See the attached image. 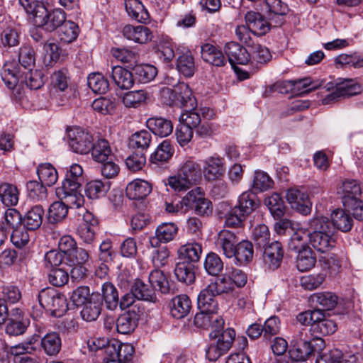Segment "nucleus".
<instances>
[{
  "instance_id": "1",
  "label": "nucleus",
  "mask_w": 363,
  "mask_h": 363,
  "mask_svg": "<svg viewBox=\"0 0 363 363\" xmlns=\"http://www.w3.org/2000/svg\"><path fill=\"white\" fill-rule=\"evenodd\" d=\"M23 9L33 24L43 28L48 32H52L60 28L67 18L66 13L61 9L48 11L43 3L38 0H21Z\"/></svg>"
},
{
  "instance_id": "34",
  "label": "nucleus",
  "mask_w": 363,
  "mask_h": 363,
  "mask_svg": "<svg viewBox=\"0 0 363 363\" xmlns=\"http://www.w3.org/2000/svg\"><path fill=\"white\" fill-rule=\"evenodd\" d=\"M90 152L92 158L97 162L114 159V154L112 152L109 143L105 139L94 141Z\"/></svg>"
},
{
  "instance_id": "9",
  "label": "nucleus",
  "mask_w": 363,
  "mask_h": 363,
  "mask_svg": "<svg viewBox=\"0 0 363 363\" xmlns=\"http://www.w3.org/2000/svg\"><path fill=\"white\" fill-rule=\"evenodd\" d=\"M360 85L353 79H344L335 84V89L323 99V104H330L340 97H350L361 93Z\"/></svg>"
},
{
  "instance_id": "19",
  "label": "nucleus",
  "mask_w": 363,
  "mask_h": 363,
  "mask_svg": "<svg viewBox=\"0 0 363 363\" xmlns=\"http://www.w3.org/2000/svg\"><path fill=\"white\" fill-rule=\"evenodd\" d=\"M81 311L82 318L86 321H94L101 312L102 301L99 294H92L88 301L84 304Z\"/></svg>"
},
{
  "instance_id": "47",
  "label": "nucleus",
  "mask_w": 363,
  "mask_h": 363,
  "mask_svg": "<svg viewBox=\"0 0 363 363\" xmlns=\"http://www.w3.org/2000/svg\"><path fill=\"white\" fill-rule=\"evenodd\" d=\"M313 303L318 304L322 310H333L337 304V296L333 292L324 291L313 294L311 296Z\"/></svg>"
},
{
  "instance_id": "54",
  "label": "nucleus",
  "mask_w": 363,
  "mask_h": 363,
  "mask_svg": "<svg viewBox=\"0 0 363 363\" xmlns=\"http://www.w3.org/2000/svg\"><path fill=\"white\" fill-rule=\"evenodd\" d=\"M79 28L77 23L73 21H66L59 30V38L60 41L70 43L74 41L78 37Z\"/></svg>"
},
{
  "instance_id": "41",
  "label": "nucleus",
  "mask_w": 363,
  "mask_h": 363,
  "mask_svg": "<svg viewBox=\"0 0 363 363\" xmlns=\"http://www.w3.org/2000/svg\"><path fill=\"white\" fill-rule=\"evenodd\" d=\"M178 172L192 184H195L201 177V167L193 160H186L179 169Z\"/></svg>"
},
{
  "instance_id": "14",
  "label": "nucleus",
  "mask_w": 363,
  "mask_h": 363,
  "mask_svg": "<svg viewBox=\"0 0 363 363\" xmlns=\"http://www.w3.org/2000/svg\"><path fill=\"white\" fill-rule=\"evenodd\" d=\"M262 249H264L263 258L265 264L269 269H277L281 263L284 255L281 242L278 241L273 242L262 247Z\"/></svg>"
},
{
  "instance_id": "42",
  "label": "nucleus",
  "mask_w": 363,
  "mask_h": 363,
  "mask_svg": "<svg viewBox=\"0 0 363 363\" xmlns=\"http://www.w3.org/2000/svg\"><path fill=\"white\" fill-rule=\"evenodd\" d=\"M174 275L178 281L191 284L195 281L194 264L179 261L176 264Z\"/></svg>"
},
{
  "instance_id": "21",
  "label": "nucleus",
  "mask_w": 363,
  "mask_h": 363,
  "mask_svg": "<svg viewBox=\"0 0 363 363\" xmlns=\"http://www.w3.org/2000/svg\"><path fill=\"white\" fill-rule=\"evenodd\" d=\"M203 174L207 180H216L224 174L225 167L220 157H209L203 161Z\"/></svg>"
},
{
  "instance_id": "43",
  "label": "nucleus",
  "mask_w": 363,
  "mask_h": 363,
  "mask_svg": "<svg viewBox=\"0 0 363 363\" xmlns=\"http://www.w3.org/2000/svg\"><path fill=\"white\" fill-rule=\"evenodd\" d=\"M309 231L304 229H299L291 235L288 243L289 248L295 252L309 248Z\"/></svg>"
},
{
  "instance_id": "44",
  "label": "nucleus",
  "mask_w": 363,
  "mask_h": 363,
  "mask_svg": "<svg viewBox=\"0 0 363 363\" xmlns=\"http://www.w3.org/2000/svg\"><path fill=\"white\" fill-rule=\"evenodd\" d=\"M68 205L69 203L65 201H55L52 203L48 210V220L50 223L55 224L63 220L67 216L68 213ZM72 206H76L75 205H71Z\"/></svg>"
},
{
  "instance_id": "64",
  "label": "nucleus",
  "mask_w": 363,
  "mask_h": 363,
  "mask_svg": "<svg viewBox=\"0 0 363 363\" xmlns=\"http://www.w3.org/2000/svg\"><path fill=\"white\" fill-rule=\"evenodd\" d=\"M318 263L323 271L332 276L337 274L340 268V262L335 255H326L320 257Z\"/></svg>"
},
{
  "instance_id": "32",
  "label": "nucleus",
  "mask_w": 363,
  "mask_h": 363,
  "mask_svg": "<svg viewBox=\"0 0 363 363\" xmlns=\"http://www.w3.org/2000/svg\"><path fill=\"white\" fill-rule=\"evenodd\" d=\"M149 130L160 137H167L172 133L173 124L171 121L162 117H152L146 122Z\"/></svg>"
},
{
  "instance_id": "58",
  "label": "nucleus",
  "mask_w": 363,
  "mask_h": 363,
  "mask_svg": "<svg viewBox=\"0 0 363 363\" xmlns=\"http://www.w3.org/2000/svg\"><path fill=\"white\" fill-rule=\"evenodd\" d=\"M203 267L209 275L218 276L223 269V262L216 253L210 252L206 256Z\"/></svg>"
},
{
  "instance_id": "49",
  "label": "nucleus",
  "mask_w": 363,
  "mask_h": 363,
  "mask_svg": "<svg viewBox=\"0 0 363 363\" xmlns=\"http://www.w3.org/2000/svg\"><path fill=\"white\" fill-rule=\"evenodd\" d=\"M152 141L150 133L146 130L136 132L130 139V145L135 151L145 152L149 147Z\"/></svg>"
},
{
  "instance_id": "56",
  "label": "nucleus",
  "mask_w": 363,
  "mask_h": 363,
  "mask_svg": "<svg viewBox=\"0 0 363 363\" xmlns=\"http://www.w3.org/2000/svg\"><path fill=\"white\" fill-rule=\"evenodd\" d=\"M135 79L140 83H148L157 76V68L151 65H138L133 68Z\"/></svg>"
},
{
  "instance_id": "55",
  "label": "nucleus",
  "mask_w": 363,
  "mask_h": 363,
  "mask_svg": "<svg viewBox=\"0 0 363 363\" xmlns=\"http://www.w3.org/2000/svg\"><path fill=\"white\" fill-rule=\"evenodd\" d=\"M43 182L30 180L26 183V190L28 196L36 201H42L47 199L48 190Z\"/></svg>"
},
{
  "instance_id": "6",
  "label": "nucleus",
  "mask_w": 363,
  "mask_h": 363,
  "mask_svg": "<svg viewBox=\"0 0 363 363\" xmlns=\"http://www.w3.org/2000/svg\"><path fill=\"white\" fill-rule=\"evenodd\" d=\"M68 143L73 152L87 154L91 151L94 142L92 135L79 127H74L67 130Z\"/></svg>"
},
{
  "instance_id": "25",
  "label": "nucleus",
  "mask_w": 363,
  "mask_h": 363,
  "mask_svg": "<svg viewBox=\"0 0 363 363\" xmlns=\"http://www.w3.org/2000/svg\"><path fill=\"white\" fill-rule=\"evenodd\" d=\"M180 261L194 264L199 261L201 253V245L194 242L182 245L177 250Z\"/></svg>"
},
{
  "instance_id": "12",
  "label": "nucleus",
  "mask_w": 363,
  "mask_h": 363,
  "mask_svg": "<svg viewBox=\"0 0 363 363\" xmlns=\"http://www.w3.org/2000/svg\"><path fill=\"white\" fill-rule=\"evenodd\" d=\"M225 54L228 57L230 64L234 67L236 64L247 65L251 58L249 51L235 42H229L224 46Z\"/></svg>"
},
{
  "instance_id": "24",
  "label": "nucleus",
  "mask_w": 363,
  "mask_h": 363,
  "mask_svg": "<svg viewBox=\"0 0 363 363\" xmlns=\"http://www.w3.org/2000/svg\"><path fill=\"white\" fill-rule=\"evenodd\" d=\"M246 24L251 32L257 35L266 34L270 30V23L259 13L250 11L245 15Z\"/></svg>"
},
{
  "instance_id": "62",
  "label": "nucleus",
  "mask_w": 363,
  "mask_h": 363,
  "mask_svg": "<svg viewBox=\"0 0 363 363\" xmlns=\"http://www.w3.org/2000/svg\"><path fill=\"white\" fill-rule=\"evenodd\" d=\"M25 77H23V80L21 83H25L30 89H38L41 88L44 83V76L40 70L35 69L33 68L24 72Z\"/></svg>"
},
{
  "instance_id": "16",
  "label": "nucleus",
  "mask_w": 363,
  "mask_h": 363,
  "mask_svg": "<svg viewBox=\"0 0 363 363\" xmlns=\"http://www.w3.org/2000/svg\"><path fill=\"white\" fill-rule=\"evenodd\" d=\"M134 352V347L128 343L117 342L108 345L106 348V357L125 363L131 360Z\"/></svg>"
},
{
  "instance_id": "38",
  "label": "nucleus",
  "mask_w": 363,
  "mask_h": 363,
  "mask_svg": "<svg viewBox=\"0 0 363 363\" xmlns=\"http://www.w3.org/2000/svg\"><path fill=\"white\" fill-rule=\"evenodd\" d=\"M131 291L136 298L145 301L155 303L157 301L156 293L151 286L144 283L141 279L135 280Z\"/></svg>"
},
{
  "instance_id": "7",
  "label": "nucleus",
  "mask_w": 363,
  "mask_h": 363,
  "mask_svg": "<svg viewBox=\"0 0 363 363\" xmlns=\"http://www.w3.org/2000/svg\"><path fill=\"white\" fill-rule=\"evenodd\" d=\"M83 211L82 220L77 226V234L84 243L90 245L96 238L99 220L91 212L85 209Z\"/></svg>"
},
{
  "instance_id": "8",
  "label": "nucleus",
  "mask_w": 363,
  "mask_h": 363,
  "mask_svg": "<svg viewBox=\"0 0 363 363\" xmlns=\"http://www.w3.org/2000/svg\"><path fill=\"white\" fill-rule=\"evenodd\" d=\"M194 324L203 329H212L209 336L216 335V333L223 330L224 320L218 313H209L208 311H203L196 313L194 318Z\"/></svg>"
},
{
  "instance_id": "2",
  "label": "nucleus",
  "mask_w": 363,
  "mask_h": 363,
  "mask_svg": "<svg viewBox=\"0 0 363 363\" xmlns=\"http://www.w3.org/2000/svg\"><path fill=\"white\" fill-rule=\"evenodd\" d=\"M169 98L172 100L171 104L180 105L185 108L189 106L191 110H185L179 116V122L189 128L194 129L201 122V115L197 109L194 107L196 101L192 96L191 91L185 84H182L174 89H167Z\"/></svg>"
},
{
  "instance_id": "35",
  "label": "nucleus",
  "mask_w": 363,
  "mask_h": 363,
  "mask_svg": "<svg viewBox=\"0 0 363 363\" xmlns=\"http://www.w3.org/2000/svg\"><path fill=\"white\" fill-rule=\"evenodd\" d=\"M259 205L260 203L256 194L252 191H247L240 195L238 203L235 206L239 207L241 212L249 216L259 208Z\"/></svg>"
},
{
  "instance_id": "37",
  "label": "nucleus",
  "mask_w": 363,
  "mask_h": 363,
  "mask_svg": "<svg viewBox=\"0 0 363 363\" xmlns=\"http://www.w3.org/2000/svg\"><path fill=\"white\" fill-rule=\"evenodd\" d=\"M40 345L47 355H57L60 352L62 347V340L60 334L57 332L47 333L42 337Z\"/></svg>"
},
{
  "instance_id": "48",
  "label": "nucleus",
  "mask_w": 363,
  "mask_h": 363,
  "mask_svg": "<svg viewBox=\"0 0 363 363\" xmlns=\"http://www.w3.org/2000/svg\"><path fill=\"white\" fill-rule=\"evenodd\" d=\"M233 257L236 259L240 264H245L250 262L253 257L254 250L252 243L248 240L239 242L235 249Z\"/></svg>"
},
{
  "instance_id": "18",
  "label": "nucleus",
  "mask_w": 363,
  "mask_h": 363,
  "mask_svg": "<svg viewBox=\"0 0 363 363\" xmlns=\"http://www.w3.org/2000/svg\"><path fill=\"white\" fill-rule=\"evenodd\" d=\"M123 36L129 40L138 43H146L150 41L152 34L150 30L145 26L126 25L123 28Z\"/></svg>"
},
{
  "instance_id": "31",
  "label": "nucleus",
  "mask_w": 363,
  "mask_h": 363,
  "mask_svg": "<svg viewBox=\"0 0 363 363\" xmlns=\"http://www.w3.org/2000/svg\"><path fill=\"white\" fill-rule=\"evenodd\" d=\"M1 75L6 86L13 89L16 88L21 79L23 80L24 72L16 64L10 63L4 67Z\"/></svg>"
},
{
  "instance_id": "13",
  "label": "nucleus",
  "mask_w": 363,
  "mask_h": 363,
  "mask_svg": "<svg viewBox=\"0 0 363 363\" xmlns=\"http://www.w3.org/2000/svg\"><path fill=\"white\" fill-rule=\"evenodd\" d=\"M286 198L291 208L303 215H308L311 211V202L308 196L298 189H291L286 192Z\"/></svg>"
},
{
  "instance_id": "36",
  "label": "nucleus",
  "mask_w": 363,
  "mask_h": 363,
  "mask_svg": "<svg viewBox=\"0 0 363 363\" xmlns=\"http://www.w3.org/2000/svg\"><path fill=\"white\" fill-rule=\"evenodd\" d=\"M101 298L108 310L111 311L116 310L118 306V292L111 282L106 281L102 284Z\"/></svg>"
},
{
  "instance_id": "10",
  "label": "nucleus",
  "mask_w": 363,
  "mask_h": 363,
  "mask_svg": "<svg viewBox=\"0 0 363 363\" xmlns=\"http://www.w3.org/2000/svg\"><path fill=\"white\" fill-rule=\"evenodd\" d=\"M140 318V311L135 306L121 314L116 320L118 333L129 334L133 333L138 326Z\"/></svg>"
},
{
  "instance_id": "52",
  "label": "nucleus",
  "mask_w": 363,
  "mask_h": 363,
  "mask_svg": "<svg viewBox=\"0 0 363 363\" xmlns=\"http://www.w3.org/2000/svg\"><path fill=\"white\" fill-rule=\"evenodd\" d=\"M264 204L275 219L283 217L285 212L284 203L281 196L274 193L264 199Z\"/></svg>"
},
{
  "instance_id": "28",
  "label": "nucleus",
  "mask_w": 363,
  "mask_h": 363,
  "mask_svg": "<svg viewBox=\"0 0 363 363\" xmlns=\"http://www.w3.org/2000/svg\"><path fill=\"white\" fill-rule=\"evenodd\" d=\"M218 296L208 285L201 291L198 296V308L203 311L209 313H218V304L216 299Z\"/></svg>"
},
{
  "instance_id": "63",
  "label": "nucleus",
  "mask_w": 363,
  "mask_h": 363,
  "mask_svg": "<svg viewBox=\"0 0 363 363\" xmlns=\"http://www.w3.org/2000/svg\"><path fill=\"white\" fill-rule=\"evenodd\" d=\"M149 281L152 289H156L162 294L169 292V282L161 270L155 269L152 271L149 276Z\"/></svg>"
},
{
  "instance_id": "39",
  "label": "nucleus",
  "mask_w": 363,
  "mask_h": 363,
  "mask_svg": "<svg viewBox=\"0 0 363 363\" xmlns=\"http://www.w3.org/2000/svg\"><path fill=\"white\" fill-rule=\"evenodd\" d=\"M315 349L311 342L304 340L297 342L289 350V354L293 361H306L314 352Z\"/></svg>"
},
{
  "instance_id": "5",
  "label": "nucleus",
  "mask_w": 363,
  "mask_h": 363,
  "mask_svg": "<svg viewBox=\"0 0 363 363\" xmlns=\"http://www.w3.org/2000/svg\"><path fill=\"white\" fill-rule=\"evenodd\" d=\"M235 337L233 328H227L216 333V335L210 337L211 342L206 350V357L210 361H216L225 354L231 347Z\"/></svg>"
},
{
  "instance_id": "53",
  "label": "nucleus",
  "mask_w": 363,
  "mask_h": 363,
  "mask_svg": "<svg viewBox=\"0 0 363 363\" xmlns=\"http://www.w3.org/2000/svg\"><path fill=\"white\" fill-rule=\"evenodd\" d=\"M177 68L179 72L186 77H191L194 75L196 66L194 57L190 52L183 53L178 57Z\"/></svg>"
},
{
  "instance_id": "57",
  "label": "nucleus",
  "mask_w": 363,
  "mask_h": 363,
  "mask_svg": "<svg viewBox=\"0 0 363 363\" xmlns=\"http://www.w3.org/2000/svg\"><path fill=\"white\" fill-rule=\"evenodd\" d=\"M148 99V93L145 90L128 91L123 97V103L128 108H137Z\"/></svg>"
},
{
  "instance_id": "15",
  "label": "nucleus",
  "mask_w": 363,
  "mask_h": 363,
  "mask_svg": "<svg viewBox=\"0 0 363 363\" xmlns=\"http://www.w3.org/2000/svg\"><path fill=\"white\" fill-rule=\"evenodd\" d=\"M216 243L222 250L225 256L232 258L235 255L234 250L238 243V239L233 232L222 230L218 234Z\"/></svg>"
},
{
  "instance_id": "17",
  "label": "nucleus",
  "mask_w": 363,
  "mask_h": 363,
  "mask_svg": "<svg viewBox=\"0 0 363 363\" xmlns=\"http://www.w3.org/2000/svg\"><path fill=\"white\" fill-rule=\"evenodd\" d=\"M191 307V301L186 294L174 296L169 303L171 315L176 319H182L188 315Z\"/></svg>"
},
{
  "instance_id": "46",
  "label": "nucleus",
  "mask_w": 363,
  "mask_h": 363,
  "mask_svg": "<svg viewBox=\"0 0 363 363\" xmlns=\"http://www.w3.org/2000/svg\"><path fill=\"white\" fill-rule=\"evenodd\" d=\"M110 185L111 183L109 182H102L101 180L91 181L86 185V195L90 199L103 197L109 190Z\"/></svg>"
},
{
  "instance_id": "20",
  "label": "nucleus",
  "mask_w": 363,
  "mask_h": 363,
  "mask_svg": "<svg viewBox=\"0 0 363 363\" xmlns=\"http://www.w3.org/2000/svg\"><path fill=\"white\" fill-rule=\"evenodd\" d=\"M309 243L318 252L326 253L335 246V240L330 233L309 232Z\"/></svg>"
},
{
  "instance_id": "60",
  "label": "nucleus",
  "mask_w": 363,
  "mask_h": 363,
  "mask_svg": "<svg viewBox=\"0 0 363 363\" xmlns=\"http://www.w3.org/2000/svg\"><path fill=\"white\" fill-rule=\"evenodd\" d=\"M18 62L26 69L30 70L35 63V52L28 45H22L18 51Z\"/></svg>"
},
{
  "instance_id": "3",
  "label": "nucleus",
  "mask_w": 363,
  "mask_h": 363,
  "mask_svg": "<svg viewBox=\"0 0 363 363\" xmlns=\"http://www.w3.org/2000/svg\"><path fill=\"white\" fill-rule=\"evenodd\" d=\"M82 174V167L78 164H73L67 171L62 186L56 189V194L60 200L75 205L77 208L82 207L84 202L83 195L79 191Z\"/></svg>"
},
{
  "instance_id": "23",
  "label": "nucleus",
  "mask_w": 363,
  "mask_h": 363,
  "mask_svg": "<svg viewBox=\"0 0 363 363\" xmlns=\"http://www.w3.org/2000/svg\"><path fill=\"white\" fill-rule=\"evenodd\" d=\"M202 59L216 67H222L226 64V59L223 52L215 45L205 43L201 47Z\"/></svg>"
},
{
  "instance_id": "45",
  "label": "nucleus",
  "mask_w": 363,
  "mask_h": 363,
  "mask_svg": "<svg viewBox=\"0 0 363 363\" xmlns=\"http://www.w3.org/2000/svg\"><path fill=\"white\" fill-rule=\"evenodd\" d=\"M297 253L296 267L300 272H306L315 267L316 257L311 247L299 251Z\"/></svg>"
},
{
  "instance_id": "59",
  "label": "nucleus",
  "mask_w": 363,
  "mask_h": 363,
  "mask_svg": "<svg viewBox=\"0 0 363 363\" xmlns=\"http://www.w3.org/2000/svg\"><path fill=\"white\" fill-rule=\"evenodd\" d=\"M87 84L93 92L105 94L108 89V82L100 73L90 74L87 77Z\"/></svg>"
},
{
  "instance_id": "50",
  "label": "nucleus",
  "mask_w": 363,
  "mask_h": 363,
  "mask_svg": "<svg viewBox=\"0 0 363 363\" xmlns=\"http://www.w3.org/2000/svg\"><path fill=\"white\" fill-rule=\"evenodd\" d=\"M0 198L6 206H16L19 199V192L17 187L9 183L0 184Z\"/></svg>"
},
{
  "instance_id": "26",
  "label": "nucleus",
  "mask_w": 363,
  "mask_h": 363,
  "mask_svg": "<svg viewBox=\"0 0 363 363\" xmlns=\"http://www.w3.org/2000/svg\"><path fill=\"white\" fill-rule=\"evenodd\" d=\"M152 191L151 184L147 181L135 179L130 182L125 189L127 196L132 200L143 199Z\"/></svg>"
},
{
  "instance_id": "51",
  "label": "nucleus",
  "mask_w": 363,
  "mask_h": 363,
  "mask_svg": "<svg viewBox=\"0 0 363 363\" xmlns=\"http://www.w3.org/2000/svg\"><path fill=\"white\" fill-rule=\"evenodd\" d=\"M37 174L40 181L49 186L54 185L58 179L57 172L50 163L40 164L37 169Z\"/></svg>"
},
{
  "instance_id": "4",
  "label": "nucleus",
  "mask_w": 363,
  "mask_h": 363,
  "mask_svg": "<svg viewBox=\"0 0 363 363\" xmlns=\"http://www.w3.org/2000/svg\"><path fill=\"white\" fill-rule=\"evenodd\" d=\"M38 301L42 308L55 318L62 317L68 308L65 296L53 288L42 289L38 294Z\"/></svg>"
},
{
  "instance_id": "22",
  "label": "nucleus",
  "mask_w": 363,
  "mask_h": 363,
  "mask_svg": "<svg viewBox=\"0 0 363 363\" xmlns=\"http://www.w3.org/2000/svg\"><path fill=\"white\" fill-rule=\"evenodd\" d=\"M174 149L169 140H164L159 145L155 151L150 155V163L153 168L159 167L172 157Z\"/></svg>"
},
{
  "instance_id": "33",
  "label": "nucleus",
  "mask_w": 363,
  "mask_h": 363,
  "mask_svg": "<svg viewBox=\"0 0 363 363\" xmlns=\"http://www.w3.org/2000/svg\"><path fill=\"white\" fill-rule=\"evenodd\" d=\"M263 2L266 11L269 15H272V17H269L271 20H273L274 17L277 19L274 21L275 26H279L283 23V16L286 15L289 11L288 6L286 4L283 2L281 0H262Z\"/></svg>"
},
{
  "instance_id": "27",
  "label": "nucleus",
  "mask_w": 363,
  "mask_h": 363,
  "mask_svg": "<svg viewBox=\"0 0 363 363\" xmlns=\"http://www.w3.org/2000/svg\"><path fill=\"white\" fill-rule=\"evenodd\" d=\"M111 77L115 84L121 89H130L134 84L133 73L121 66L112 67Z\"/></svg>"
},
{
  "instance_id": "11",
  "label": "nucleus",
  "mask_w": 363,
  "mask_h": 363,
  "mask_svg": "<svg viewBox=\"0 0 363 363\" xmlns=\"http://www.w3.org/2000/svg\"><path fill=\"white\" fill-rule=\"evenodd\" d=\"M362 192L361 183L355 179L343 181L337 189V193L342 196L344 206H351L352 202L359 199Z\"/></svg>"
},
{
  "instance_id": "61",
  "label": "nucleus",
  "mask_w": 363,
  "mask_h": 363,
  "mask_svg": "<svg viewBox=\"0 0 363 363\" xmlns=\"http://www.w3.org/2000/svg\"><path fill=\"white\" fill-rule=\"evenodd\" d=\"M247 217L244 213L241 212L239 207L235 206L225 214V225L230 228L242 227Z\"/></svg>"
},
{
  "instance_id": "30",
  "label": "nucleus",
  "mask_w": 363,
  "mask_h": 363,
  "mask_svg": "<svg viewBox=\"0 0 363 363\" xmlns=\"http://www.w3.org/2000/svg\"><path fill=\"white\" fill-rule=\"evenodd\" d=\"M125 9L128 15L138 22L145 23L150 18L147 11L139 0H125Z\"/></svg>"
},
{
  "instance_id": "40",
  "label": "nucleus",
  "mask_w": 363,
  "mask_h": 363,
  "mask_svg": "<svg viewBox=\"0 0 363 363\" xmlns=\"http://www.w3.org/2000/svg\"><path fill=\"white\" fill-rule=\"evenodd\" d=\"M333 225L339 230L347 233L352 230L353 219L345 210L337 208L331 213Z\"/></svg>"
},
{
  "instance_id": "29",
  "label": "nucleus",
  "mask_w": 363,
  "mask_h": 363,
  "mask_svg": "<svg viewBox=\"0 0 363 363\" xmlns=\"http://www.w3.org/2000/svg\"><path fill=\"white\" fill-rule=\"evenodd\" d=\"M44 214L45 211L42 206H33L24 215L23 225L27 230H37L42 225Z\"/></svg>"
}]
</instances>
